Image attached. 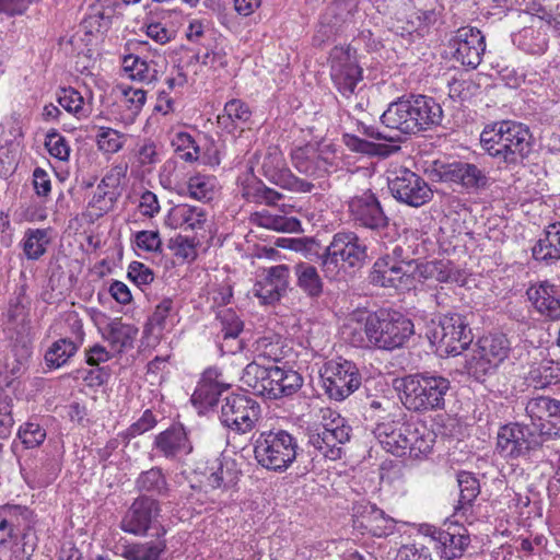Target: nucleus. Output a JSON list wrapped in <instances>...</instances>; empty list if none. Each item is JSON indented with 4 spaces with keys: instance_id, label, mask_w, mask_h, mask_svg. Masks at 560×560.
Here are the masks:
<instances>
[{
    "instance_id": "nucleus-16",
    "label": "nucleus",
    "mask_w": 560,
    "mask_h": 560,
    "mask_svg": "<svg viewBox=\"0 0 560 560\" xmlns=\"http://www.w3.org/2000/svg\"><path fill=\"white\" fill-rule=\"evenodd\" d=\"M351 427L339 415L329 422L317 425L308 433V445L314 447L316 455L337 460L342 456V447L349 442Z\"/></svg>"
},
{
    "instance_id": "nucleus-23",
    "label": "nucleus",
    "mask_w": 560,
    "mask_h": 560,
    "mask_svg": "<svg viewBox=\"0 0 560 560\" xmlns=\"http://www.w3.org/2000/svg\"><path fill=\"white\" fill-rule=\"evenodd\" d=\"M231 384L228 383L222 373L217 368H209L202 376L191 395V402L200 409V411L208 410L214 407L220 395L230 388Z\"/></svg>"
},
{
    "instance_id": "nucleus-55",
    "label": "nucleus",
    "mask_w": 560,
    "mask_h": 560,
    "mask_svg": "<svg viewBox=\"0 0 560 560\" xmlns=\"http://www.w3.org/2000/svg\"><path fill=\"white\" fill-rule=\"evenodd\" d=\"M9 320L11 323H20L21 329L18 334L21 335V339L16 338V341L22 343V348L26 354L30 353L28 343L31 342V320L27 318L25 307L21 304L12 305L8 312Z\"/></svg>"
},
{
    "instance_id": "nucleus-48",
    "label": "nucleus",
    "mask_w": 560,
    "mask_h": 560,
    "mask_svg": "<svg viewBox=\"0 0 560 560\" xmlns=\"http://www.w3.org/2000/svg\"><path fill=\"white\" fill-rule=\"evenodd\" d=\"M122 69L131 80L139 82L151 83L158 79V70L137 55L125 56Z\"/></svg>"
},
{
    "instance_id": "nucleus-38",
    "label": "nucleus",
    "mask_w": 560,
    "mask_h": 560,
    "mask_svg": "<svg viewBox=\"0 0 560 560\" xmlns=\"http://www.w3.org/2000/svg\"><path fill=\"white\" fill-rule=\"evenodd\" d=\"M241 382L250 388L255 395L271 399L269 390V366H264L257 361L248 363L242 373Z\"/></svg>"
},
{
    "instance_id": "nucleus-53",
    "label": "nucleus",
    "mask_w": 560,
    "mask_h": 560,
    "mask_svg": "<svg viewBox=\"0 0 560 560\" xmlns=\"http://www.w3.org/2000/svg\"><path fill=\"white\" fill-rule=\"evenodd\" d=\"M112 10H105L93 5L88 16L83 20L82 25L86 34H104L112 24Z\"/></svg>"
},
{
    "instance_id": "nucleus-61",
    "label": "nucleus",
    "mask_w": 560,
    "mask_h": 560,
    "mask_svg": "<svg viewBox=\"0 0 560 560\" xmlns=\"http://www.w3.org/2000/svg\"><path fill=\"white\" fill-rule=\"evenodd\" d=\"M544 443L551 438H560V400H557L547 422H534Z\"/></svg>"
},
{
    "instance_id": "nucleus-41",
    "label": "nucleus",
    "mask_w": 560,
    "mask_h": 560,
    "mask_svg": "<svg viewBox=\"0 0 560 560\" xmlns=\"http://www.w3.org/2000/svg\"><path fill=\"white\" fill-rule=\"evenodd\" d=\"M457 482L459 487V500L455 506V514H466L480 493V486L478 479L468 471H460L457 475Z\"/></svg>"
},
{
    "instance_id": "nucleus-39",
    "label": "nucleus",
    "mask_w": 560,
    "mask_h": 560,
    "mask_svg": "<svg viewBox=\"0 0 560 560\" xmlns=\"http://www.w3.org/2000/svg\"><path fill=\"white\" fill-rule=\"evenodd\" d=\"M395 524L394 518L387 516L383 510L375 505L366 506L361 520V526L375 537H385L393 534Z\"/></svg>"
},
{
    "instance_id": "nucleus-17",
    "label": "nucleus",
    "mask_w": 560,
    "mask_h": 560,
    "mask_svg": "<svg viewBox=\"0 0 560 560\" xmlns=\"http://www.w3.org/2000/svg\"><path fill=\"white\" fill-rule=\"evenodd\" d=\"M418 262L396 264L389 256L378 258L370 273L373 284L405 291L415 287Z\"/></svg>"
},
{
    "instance_id": "nucleus-2",
    "label": "nucleus",
    "mask_w": 560,
    "mask_h": 560,
    "mask_svg": "<svg viewBox=\"0 0 560 560\" xmlns=\"http://www.w3.org/2000/svg\"><path fill=\"white\" fill-rule=\"evenodd\" d=\"M443 109L430 96L410 95L392 102L381 116L382 124L402 135H417L441 125Z\"/></svg>"
},
{
    "instance_id": "nucleus-29",
    "label": "nucleus",
    "mask_w": 560,
    "mask_h": 560,
    "mask_svg": "<svg viewBox=\"0 0 560 560\" xmlns=\"http://www.w3.org/2000/svg\"><path fill=\"white\" fill-rule=\"evenodd\" d=\"M126 174V167L115 166L113 167L97 185L96 191L94 192L89 206L95 209L96 215H102L113 209L116 201L115 192L107 191L106 188L117 187L120 183L121 177Z\"/></svg>"
},
{
    "instance_id": "nucleus-24",
    "label": "nucleus",
    "mask_w": 560,
    "mask_h": 560,
    "mask_svg": "<svg viewBox=\"0 0 560 560\" xmlns=\"http://www.w3.org/2000/svg\"><path fill=\"white\" fill-rule=\"evenodd\" d=\"M153 450L168 460H180L192 452V444L183 425H172L155 436Z\"/></svg>"
},
{
    "instance_id": "nucleus-14",
    "label": "nucleus",
    "mask_w": 560,
    "mask_h": 560,
    "mask_svg": "<svg viewBox=\"0 0 560 560\" xmlns=\"http://www.w3.org/2000/svg\"><path fill=\"white\" fill-rule=\"evenodd\" d=\"M259 404L248 395L231 394L221 406V423L230 430L245 434L250 432L260 418Z\"/></svg>"
},
{
    "instance_id": "nucleus-7",
    "label": "nucleus",
    "mask_w": 560,
    "mask_h": 560,
    "mask_svg": "<svg viewBox=\"0 0 560 560\" xmlns=\"http://www.w3.org/2000/svg\"><path fill=\"white\" fill-rule=\"evenodd\" d=\"M542 444L537 427L509 423L499 429L495 450L506 459L532 460Z\"/></svg>"
},
{
    "instance_id": "nucleus-59",
    "label": "nucleus",
    "mask_w": 560,
    "mask_h": 560,
    "mask_svg": "<svg viewBox=\"0 0 560 560\" xmlns=\"http://www.w3.org/2000/svg\"><path fill=\"white\" fill-rule=\"evenodd\" d=\"M18 436L26 448H35L45 441L46 431L38 423L30 421L20 427Z\"/></svg>"
},
{
    "instance_id": "nucleus-57",
    "label": "nucleus",
    "mask_w": 560,
    "mask_h": 560,
    "mask_svg": "<svg viewBox=\"0 0 560 560\" xmlns=\"http://www.w3.org/2000/svg\"><path fill=\"white\" fill-rule=\"evenodd\" d=\"M172 145L178 156L186 162L197 161L199 158V145L188 132H177L172 139Z\"/></svg>"
},
{
    "instance_id": "nucleus-12",
    "label": "nucleus",
    "mask_w": 560,
    "mask_h": 560,
    "mask_svg": "<svg viewBox=\"0 0 560 560\" xmlns=\"http://www.w3.org/2000/svg\"><path fill=\"white\" fill-rule=\"evenodd\" d=\"M387 182L392 196L400 203L419 208L433 198V191L424 178L408 168L390 171Z\"/></svg>"
},
{
    "instance_id": "nucleus-4",
    "label": "nucleus",
    "mask_w": 560,
    "mask_h": 560,
    "mask_svg": "<svg viewBox=\"0 0 560 560\" xmlns=\"http://www.w3.org/2000/svg\"><path fill=\"white\" fill-rule=\"evenodd\" d=\"M400 400L409 411L420 415L443 410L451 389L448 378L432 373L418 372L400 378Z\"/></svg>"
},
{
    "instance_id": "nucleus-44",
    "label": "nucleus",
    "mask_w": 560,
    "mask_h": 560,
    "mask_svg": "<svg viewBox=\"0 0 560 560\" xmlns=\"http://www.w3.org/2000/svg\"><path fill=\"white\" fill-rule=\"evenodd\" d=\"M252 117L249 106L241 100H231L224 106L223 115L218 121L224 128H242Z\"/></svg>"
},
{
    "instance_id": "nucleus-5",
    "label": "nucleus",
    "mask_w": 560,
    "mask_h": 560,
    "mask_svg": "<svg viewBox=\"0 0 560 560\" xmlns=\"http://www.w3.org/2000/svg\"><path fill=\"white\" fill-rule=\"evenodd\" d=\"M368 258V247L354 232H338L320 256L324 276L334 280L341 268H361Z\"/></svg>"
},
{
    "instance_id": "nucleus-47",
    "label": "nucleus",
    "mask_w": 560,
    "mask_h": 560,
    "mask_svg": "<svg viewBox=\"0 0 560 560\" xmlns=\"http://www.w3.org/2000/svg\"><path fill=\"white\" fill-rule=\"evenodd\" d=\"M49 242V230L28 229L24 233L23 252L27 259L37 260L46 253Z\"/></svg>"
},
{
    "instance_id": "nucleus-28",
    "label": "nucleus",
    "mask_w": 560,
    "mask_h": 560,
    "mask_svg": "<svg viewBox=\"0 0 560 560\" xmlns=\"http://www.w3.org/2000/svg\"><path fill=\"white\" fill-rule=\"evenodd\" d=\"M207 222V212L201 207L176 205L166 215L165 223L171 229L184 231L202 230Z\"/></svg>"
},
{
    "instance_id": "nucleus-32",
    "label": "nucleus",
    "mask_w": 560,
    "mask_h": 560,
    "mask_svg": "<svg viewBox=\"0 0 560 560\" xmlns=\"http://www.w3.org/2000/svg\"><path fill=\"white\" fill-rule=\"evenodd\" d=\"M533 258L552 265L560 260V222L549 224L532 248Z\"/></svg>"
},
{
    "instance_id": "nucleus-8",
    "label": "nucleus",
    "mask_w": 560,
    "mask_h": 560,
    "mask_svg": "<svg viewBox=\"0 0 560 560\" xmlns=\"http://www.w3.org/2000/svg\"><path fill=\"white\" fill-rule=\"evenodd\" d=\"M430 340L436 345L441 353L460 354L474 340L468 316L458 313L440 316L438 324L431 330Z\"/></svg>"
},
{
    "instance_id": "nucleus-52",
    "label": "nucleus",
    "mask_w": 560,
    "mask_h": 560,
    "mask_svg": "<svg viewBox=\"0 0 560 560\" xmlns=\"http://www.w3.org/2000/svg\"><path fill=\"white\" fill-rule=\"evenodd\" d=\"M95 141L100 151L116 153L122 149L126 136L109 127H98Z\"/></svg>"
},
{
    "instance_id": "nucleus-18",
    "label": "nucleus",
    "mask_w": 560,
    "mask_h": 560,
    "mask_svg": "<svg viewBox=\"0 0 560 560\" xmlns=\"http://www.w3.org/2000/svg\"><path fill=\"white\" fill-rule=\"evenodd\" d=\"M330 78L338 92L345 97L354 94L355 88L363 79V70L358 65L350 49L334 47L329 56Z\"/></svg>"
},
{
    "instance_id": "nucleus-46",
    "label": "nucleus",
    "mask_w": 560,
    "mask_h": 560,
    "mask_svg": "<svg viewBox=\"0 0 560 560\" xmlns=\"http://www.w3.org/2000/svg\"><path fill=\"white\" fill-rule=\"evenodd\" d=\"M528 381L536 388H545L560 382V366L552 360H541L532 366Z\"/></svg>"
},
{
    "instance_id": "nucleus-37",
    "label": "nucleus",
    "mask_w": 560,
    "mask_h": 560,
    "mask_svg": "<svg viewBox=\"0 0 560 560\" xmlns=\"http://www.w3.org/2000/svg\"><path fill=\"white\" fill-rule=\"evenodd\" d=\"M116 92L119 94V106L126 109L122 120L126 124H132L145 104L147 92L124 83L116 86Z\"/></svg>"
},
{
    "instance_id": "nucleus-30",
    "label": "nucleus",
    "mask_w": 560,
    "mask_h": 560,
    "mask_svg": "<svg viewBox=\"0 0 560 560\" xmlns=\"http://www.w3.org/2000/svg\"><path fill=\"white\" fill-rule=\"evenodd\" d=\"M404 432H406L402 444L404 456L420 458L430 453L434 439L424 425L407 422V429Z\"/></svg>"
},
{
    "instance_id": "nucleus-45",
    "label": "nucleus",
    "mask_w": 560,
    "mask_h": 560,
    "mask_svg": "<svg viewBox=\"0 0 560 560\" xmlns=\"http://www.w3.org/2000/svg\"><path fill=\"white\" fill-rule=\"evenodd\" d=\"M250 220L258 226L278 232H295L300 226L298 219L271 214L267 210L253 213Z\"/></svg>"
},
{
    "instance_id": "nucleus-21",
    "label": "nucleus",
    "mask_w": 560,
    "mask_h": 560,
    "mask_svg": "<svg viewBox=\"0 0 560 560\" xmlns=\"http://www.w3.org/2000/svg\"><path fill=\"white\" fill-rule=\"evenodd\" d=\"M427 536L433 542L438 555L445 560L460 558L470 544L467 529L456 523L428 529Z\"/></svg>"
},
{
    "instance_id": "nucleus-63",
    "label": "nucleus",
    "mask_w": 560,
    "mask_h": 560,
    "mask_svg": "<svg viewBox=\"0 0 560 560\" xmlns=\"http://www.w3.org/2000/svg\"><path fill=\"white\" fill-rule=\"evenodd\" d=\"M156 422L158 421L153 412L150 409H147L142 416L126 430V438L133 439L153 429L156 425Z\"/></svg>"
},
{
    "instance_id": "nucleus-13",
    "label": "nucleus",
    "mask_w": 560,
    "mask_h": 560,
    "mask_svg": "<svg viewBox=\"0 0 560 560\" xmlns=\"http://www.w3.org/2000/svg\"><path fill=\"white\" fill-rule=\"evenodd\" d=\"M294 168L312 178H322L337 170L336 149L332 144H305L291 152Z\"/></svg>"
},
{
    "instance_id": "nucleus-62",
    "label": "nucleus",
    "mask_w": 560,
    "mask_h": 560,
    "mask_svg": "<svg viewBox=\"0 0 560 560\" xmlns=\"http://www.w3.org/2000/svg\"><path fill=\"white\" fill-rule=\"evenodd\" d=\"M215 464L217 465L211 468L212 471L207 478V483L212 489L225 488L233 481L232 472L229 468H224L221 460L215 459Z\"/></svg>"
},
{
    "instance_id": "nucleus-25",
    "label": "nucleus",
    "mask_w": 560,
    "mask_h": 560,
    "mask_svg": "<svg viewBox=\"0 0 560 560\" xmlns=\"http://www.w3.org/2000/svg\"><path fill=\"white\" fill-rule=\"evenodd\" d=\"M440 175L444 182L455 183L467 190L482 189L488 184L485 170L467 162H453L442 165Z\"/></svg>"
},
{
    "instance_id": "nucleus-49",
    "label": "nucleus",
    "mask_w": 560,
    "mask_h": 560,
    "mask_svg": "<svg viewBox=\"0 0 560 560\" xmlns=\"http://www.w3.org/2000/svg\"><path fill=\"white\" fill-rule=\"evenodd\" d=\"M58 104L77 118H85L91 113L90 105L85 104L83 96L73 88H61L57 93Z\"/></svg>"
},
{
    "instance_id": "nucleus-22",
    "label": "nucleus",
    "mask_w": 560,
    "mask_h": 560,
    "mask_svg": "<svg viewBox=\"0 0 560 560\" xmlns=\"http://www.w3.org/2000/svg\"><path fill=\"white\" fill-rule=\"evenodd\" d=\"M290 284V269L287 265H277L264 269L254 285V293L262 304H275L285 295Z\"/></svg>"
},
{
    "instance_id": "nucleus-64",
    "label": "nucleus",
    "mask_w": 560,
    "mask_h": 560,
    "mask_svg": "<svg viewBox=\"0 0 560 560\" xmlns=\"http://www.w3.org/2000/svg\"><path fill=\"white\" fill-rule=\"evenodd\" d=\"M398 560H432L430 549L423 545H405L397 555Z\"/></svg>"
},
{
    "instance_id": "nucleus-56",
    "label": "nucleus",
    "mask_w": 560,
    "mask_h": 560,
    "mask_svg": "<svg viewBox=\"0 0 560 560\" xmlns=\"http://www.w3.org/2000/svg\"><path fill=\"white\" fill-rule=\"evenodd\" d=\"M556 402L557 399L547 396L532 398L526 405V412L532 420L529 425H534V422H547Z\"/></svg>"
},
{
    "instance_id": "nucleus-40",
    "label": "nucleus",
    "mask_w": 560,
    "mask_h": 560,
    "mask_svg": "<svg viewBox=\"0 0 560 560\" xmlns=\"http://www.w3.org/2000/svg\"><path fill=\"white\" fill-rule=\"evenodd\" d=\"M298 287L310 298H318L323 293V281L317 269L308 262H300L294 267Z\"/></svg>"
},
{
    "instance_id": "nucleus-60",
    "label": "nucleus",
    "mask_w": 560,
    "mask_h": 560,
    "mask_svg": "<svg viewBox=\"0 0 560 560\" xmlns=\"http://www.w3.org/2000/svg\"><path fill=\"white\" fill-rule=\"evenodd\" d=\"M45 147L49 154L60 161H68L70 156V145L65 137L57 131L46 135Z\"/></svg>"
},
{
    "instance_id": "nucleus-19",
    "label": "nucleus",
    "mask_w": 560,
    "mask_h": 560,
    "mask_svg": "<svg viewBox=\"0 0 560 560\" xmlns=\"http://www.w3.org/2000/svg\"><path fill=\"white\" fill-rule=\"evenodd\" d=\"M262 175L272 184L292 192H311L315 185L312 182L299 178L287 166L282 152L276 148H268L262 163Z\"/></svg>"
},
{
    "instance_id": "nucleus-35",
    "label": "nucleus",
    "mask_w": 560,
    "mask_h": 560,
    "mask_svg": "<svg viewBox=\"0 0 560 560\" xmlns=\"http://www.w3.org/2000/svg\"><path fill=\"white\" fill-rule=\"evenodd\" d=\"M418 277L439 282H464L463 272L451 260L418 262Z\"/></svg>"
},
{
    "instance_id": "nucleus-27",
    "label": "nucleus",
    "mask_w": 560,
    "mask_h": 560,
    "mask_svg": "<svg viewBox=\"0 0 560 560\" xmlns=\"http://www.w3.org/2000/svg\"><path fill=\"white\" fill-rule=\"evenodd\" d=\"M166 528H159L154 539L126 542L120 547V556L126 560H159L166 550Z\"/></svg>"
},
{
    "instance_id": "nucleus-54",
    "label": "nucleus",
    "mask_w": 560,
    "mask_h": 560,
    "mask_svg": "<svg viewBox=\"0 0 560 560\" xmlns=\"http://www.w3.org/2000/svg\"><path fill=\"white\" fill-rule=\"evenodd\" d=\"M217 319L221 326V334L224 340H235L243 331L244 323L232 308L219 311Z\"/></svg>"
},
{
    "instance_id": "nucleus-50",
    "label": "nucleus",
    "mask_w": 560,
    "mask_h": 560,
    "mask_svg": "<svg viewBox=\"0 0 560 560\" xmlns=\"http://www.w3.org/2000/svg\"><path fill=\"white\" fill-rule=\"evenodd\" d=\"M253 347L257 359L278 362L283 358L282 342L278 335L271 334L259 337Z\"/></svg>"
},
{
    "instance_id": "nucleus-3",
    "label": "nucleus",
    "mask_w": 560,
    "mask_h": 560,
    "mask_svg": "<svg viewBox=\"0 0 560 560\" xmlns=\"http://www.w3.org/2000/svg\"><path fill=\"white\" fill-rule=\"evenodd\" d=\"M529 128L515 120H501L487 125L480 133L482 149L493 159L516 165L533 149Z\"/></svg>"
},
{
    "instance_id": "nucleus-26",
    "label": "nucleus",
    "mask_w": 560,
    "mask_h": 560,
    "mask_svg": "<svg viewBox=\"0 0 560 560\" xmlns=\"http://www.w3.org/2000/svg\"><path fill=\"white\" fill-rule=\"evenodd\" d=\"M526 294L535 311L541 316L549 320L560 319V291L555 284L548 281L533 284Z\"/></svg>"
},
{
    "instance_id": "nucleus-6",
    "label": "nucleus",
    "mask_w": 560,
    "mask_h": 560,
    "mask_svg": "<svg viewBox=\"0 0 560 560\" xmlns=\"http://www.w3.org/2000/svg\"><path fill=\"white\" fill-rule=\"evenodd\" d=\"M298 440L284 430L261 432L254 444L257 463L272 471L283 472L298 456Z\"/></svg>"
},
{
    "instance_id": "nucleus-15",
    "label": "nucleus",
    "mask_w": 560,
    "mask_h": 560,
    "mask_svg": "<svg viewBox=\"0 0 560 560\" xmlns=\"http://www.w3.org/2000/svg\"><path fill=\"white\" fill-rule=\"evenodd\" d=\"M348 213L354 225L382 233L388 229L390 219L376 194L366 189L352 196L348 201Z\"/></svg>"
},
{
    "instance_id": "nucleus-20",
    "label": "nucleus",
    "mask_w": 560,
    "mask_h": 560,
    "mask_svg": "<svg viewBox=\"0 0 560 560\" xmlns=\"http://www.w3.org/2000/svg\"><path fill=\"white\" fill-rule=\"evenodd\" d=\"M453 57L463 66L476 69L486 50L485 36L481 31L472 26L458 28L450 39Z\"/></svg>"
},
{
    "instance_id": "nucleus-34",
    "label": "nucleus",
    "mask_w": 560,
    "mask_h": 560,
    "mask_svg": "<svg viewBox=\"0 0 560 560\" xmlns=\"http://www.w3.org/2000/svg\"><path fill=\"white\" fill-rule=\"evenodd\" d=\"M406 429L407 422L387 421L377 423L373 432L386 452L401 457L404 456L402 444Z\"/></svg>"
},
{
    "instance_id": "nucleus-1",
    "label": "nucleus",
    "mask_w": 560,
    "mask_h": 560,
    "mask_svg": "<svg viewBox=\"0 0 560 560\" xmlns=\"http://www.w3.org/2000/svg\"><path fill=\"white\" fill-rule=\"evenodd\" d=\"M342 334L357 348L395 350L413 335V323L393 310L354 312L345 324Z\"/></svg>"
},
{
    "instance_id": "nucleus-36",
    "label": "nucleus",
    "mask_w": 560,
    "mask_h": 560,
    "mask_svg": "<svg viewBox=\"0 0 560 560\" xmlns=\"http://www.w3.org/2000/svg\"><path fill=\"white\" fill-rule=\"evenodd\" d=\"M413 3V12L408 21L409 26L406 27L408 33L418 32L421 34L430 25L438 21L439 0H411Z\"/></svg>"
},
{
    "instance_id": "nucleus-10",
    "label": "nucleus",
    "mask_w": 560,
    "mask_h": 560,
    "mask_svg": "<svg viewBox=\"0 0 560 560\" xmlns=\"http://www.w3.org/2000/svg\"><path fill=\"white\" fill-rule=\"evenodd\" d=\"M325 394L332 400L342 401L361 385V374L357 365L348 360H330L320 373Z\"/></svg>"
},
{
    "instance_id": "nucleus-33",
    "label": "nucleus",
    "mask_w": 560,
    "mask_h": 560,
    "mask_svg": "<svg viewBox=\"0 0 560 560\" xmlns=\"http://www.w3.org/2000/svg\"><path fill=\"white\" fill-rule=\"evenodd\" d=\"M135 490L139 492L140 495L156 499L168 497L171 486L162 468L151 467L139 474L135 480Z\"/></svg>"
},
{
    "instance_id": "nucleus-11",
    "label": "nucleus",
    "mask_w": 560,
    "mask_h": 560,
    "mask_svg": "<svg viewBox=\"0 0 560 560\" xmlns=\"http://www.w3.org/2000/svg\"><path fill=\"white\" fill-rule=\"evenodd\" d=\"M161 503L148 495H139L121 517L119 528L133 536H147L149 530L159 534V528H165L161 522Z\"/></svg>"
},
{
    "instance_id": "nucleus-58",
    "label": "nucleus",
    "mask_w": 560,
    "mask_h": 560,
    "mask_svg": "<svg viewBox=\"0 0 560 560\" xmlns=\"http://www.w3.org/2000/svg\"><path fill=\"white\" fill-rule=\"evenodd\" d=\"M342 141L353 152L368 155H387L389 153L386 147L363 140L354 135L345 133Z\"/></svg>"
},
{
    "instance_id": "nucleus-42",
    "label": "nucleus",
    "mask_w": 560,
    "mask_h": 560,
    "mask_svg": "<svg viewBox=\"0 0 560 560\" xmlns=\"http://www.w3.org/2000/svg\"><path fill=\"white\" fill-rule=\"evenodd\" d=\"M138 335V328L132 325L114 320L107 326L106 340L112 348L118 352L132 348L133 341Z\"/></svg>"
},
{
    "instance_id": "nucleus-9",
    "label": "nucleus",
    "mask_w": 560,
    "mask_h": 560,
    "mask_svg": "<svg viewBox=\"0 0 560 560\" xmlns=\"http://www.w3.org/2000/svg\"><path fill=\"white\" fill-rule=\"evenodd\" d=\"M511 342L503 334H494L480 338L466 360V369L470 375L481 380L493 373L509 357Z\"/></svg>"
},
{
    "instance_id": "nucleus-51",
    "label": "nucleus",
    "mask_w": 560,
    "mask_h": 560,
    "mask_svg": "<svg viewBox=\"0 0 560 560\" xmlns=\"http://www.w3.org/2000/svg\"><path fill=\"white\" fill-rule=\"evenodd\" d=\"M215 188V177L197 174L187 183V190L191 198L208 201L211 200Z\"/></svg>"
},
{
    "instance_id": "nucleus-31",
    "label": "nucleus",
    "mask_w": 560,
    "mask_h": 560,
    "mask_svg": "<svg viewBox=\"0 0 560 560\" xmlns=\"http://www.w3.org/2000/svg\"><path fill=\"white\" fill-rule=\"evenodd\" d=\"M269 382L271 399H279L296 393L303 384V378L296 371L269 365Z\"/></svg>"
},
{
    "instance_id": "nucleus-43",
    "label": "nucleus",
    "mask_w": 560,
    "mask_h": 560,
    "mask_svg": "<svg viewBox=\"0 0 560 560\" xmlns=\"http://www.w3.org/2000/svg\"><path fill=\"white\" fill-rule=\"evenodd\" d=\"M79 346L72 343L70 339L60 338L54 341L45 352V363L49 369H58L65 365L72 358Z\"/></svg>"
}]
</instances>
